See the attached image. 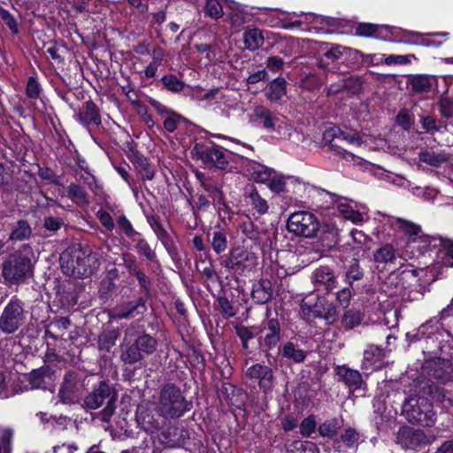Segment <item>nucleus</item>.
Returning a JSON list of instances; mask_svg holds the SVG:
<instances>
[{
  "label": "nucleus",
  "mask_w": 453,
  "mask_h": 453,
  "mask_svg": "<svg viewBox=\"0 0 453 453\" xmlns=\"http://www.w3.org/2000/svg\"><path fill=\"white\" fill-rule=\"evenodd\" d=\"M32 264L29 257L20 252L11 254L2 266V273L11 283L18 284L31 274Z\"/></svg>",
  "instance_id": "8"
},
{
  "label": "nucleus",
  "mask_w": 453,
  "mask_h": 453,
  "mask_svg": "<svg viewBox=\"0 0 453 453\" xmlns=\"http://www.w3.org/2000/svg\"><path fill=\"white\" fill-rule=\"evenodd\" d=\"M31 232V227L27 224V222L24 220H19L17 223V226L12 229L10 234V239L15 241H23L30 236Z\"/></svg>",
  "instance_id": "35"
},
{
  "label": "nucleus",
  "mask_w": 453,
  "mask_h": 453,
  "mask_svg": "<svg viewBox=\"0 0 453 453\" xmlns=\"http://www.w3.org/2000/svg\"><path fill=\"white\" fill-rule=\"evenodd\" d=\"M81 124L85 127L89 125L98 126L101 124V116L96 104L88 100L83 104L77 113Z\"/></svg>",
  "instance_id": "19"
},
{
  "label": "nucleus",
  "mask_w": 453,
  "mask_h": 453,
  "mask_svg": "<svg viewBox=\"0 0 453 453\" xmlns=\"http://www.w3.org/2000/svg\"><path fill=\"white\" fill-rule=\"evenodd\" d=\"M51 370L48 366H42L32 371L28 375V380L32 388H40L45 383V378L50 377Z\"/></svg>",
  "instance_id": "33"
},
{
  "label": "nucleus",
  "mask_w": 453,
  "mask_h": 453,
  "mask_svg": "<svg viewBox=\"0 0 453 453\" xmlns=\"http://www.w3.org/2000/svg\"><path fill=\"white\" fill-rule=\"evenodd\" d=\"M246 376L250 379L258 380V384L264 392L271 390L273 381V370L265 365L255 364L246 371Z\"/></svg>",
  "instance_id": "17"
},
{
  "label": "nucleus",
  "mask_w": 453,
  "mask_h": 453,
  "mask_svg": "<svg viewBox=\"0 0 453 453\" xmlns=\"http://www.w3.org/2000/svg\"><path fill=\"white\" fill-rule=\"evenodd\" d=\"M254 116L259 119L265 128L275 130L279 118L268 108L259 105L254 109Z\"/></svg>",
  "instance_id": "25"
},
{
  "label": "nucleus",
  "mask_w": 453,
  "mask_h": 453,
  "mask_svg": "<svg viewBox=\"0 0 453 453\" xmlns=\"http://www.w3.org/2000/svg\"><path fill=\"white\" fill-rule=\"evenodd\" d=\"M396 250L392 244L387 243L378 248L373 253V260L379 264H388L395 260Z\"/></svg>",
  "instance_id": "32"
},
{
  "label": "nucleus",
  "mask_w": 453,
  "mask_h": 453,
  "mask_svg": "<svg viewBox=\"0 0 453 453\" xmlns=\"http://www.w3.org/2000/svg\"><path fill=\"white\" fill-rule=\"evenodd\" d=\"M396 439L403 448L419 450L432 443L435 436L429 437L420 429L404 427L398 431Z\"/></svg>",
  "instance_id": "10"
},
{
  "label": "nucleus",
  "mask_w": 453,
  "mask_h": 453,
  "mask_svg": "<svg viewBox=\"0 0 453 453\" xmlns=\"http://www.w3.org/2000/svg\"><path fill=\"white\" fill-rule=\"evenodd\" d=\"M117 223L128 237H133L137 234L133 228L131 222L125 216L119 217Z\"/></svg>",
  "instance_id": "63"
},
{
  "label": "nucleus",
  "mask_w": 453,
  "mask_h": 453,
  "mask_svg": "<svg viewBox=\"0 0 453 453\" xmlns=\"http://www.w3.org/2000/svg\"><path fill=\"white\" fill-rule=\"evenodd\" d=\"M272 173H273L272 169L267 168L263 165H259L257 167V169H256L253 172L252 176H253L254 180L257 182L265 183L268 181V183H269L271 179L273 178Z\"/></svg>",
  "instance_id": "47"
},
{
  "label": "nucleus",
  "mask_w": 453,
  "mask_h": 453,
  "mask_svg": "<svg viewBox=\"0 0 453 453\" xmlns=\"http://www.w3.org/2000/svg\"><path fill=\"white\" fill-rule=\"evenodd\" d=\"M434 78L426 74H411L407 77V84L418 94L428 93L433 85Z\"/></svg>",
  "instance_id": "23"
},
{
  "label": "nucleus",
  "mask_w": 453,
  "mask_h": 453,
  "mask_svg": "<svg viewBox=\"0 0 453 453\" xmlns=\"http://www.w3.org/2000/svg\"><path fill=\"white\" fill-rule=\"evenodd\" d=\"M411 391L413 393L403 405V414L410 423L433 426L436 421V413L425 395H429L437 402H443L446 397L444 389L430 379L420 376L413 380Z\"/></svg>",
  "instance_id": "1"
},
{
  "label": "nucleus",
  "mask_w": 453,
  "mask_h": 453,
  "mask_svg": "<svg viewBox=\"0 0 453 453\" xmlns=\"http://www.w3.org/2000/svg\"><path fill=\"white\" fill-rule=\"evenodd\" d=\"M320 238L324 246L327 248L334 247L339 242V229L333 223L320 224Z\"/></svg>",
  "instance_id": "26"
},
{
  "label": "nucleus",
  "mask_w": 453,
  "mask_h": 453,
  "mask_svg": "<svg viewBox=\"0 0 453 453\" xmlns=\"http://www.w3.org/2000/svg\"><path fill=\"white\" fill-rule=\"evenodd\" d=\"M78 376L73 371L67 372L58 391V395L64 403L73 402L74 394L77 388Z\"/></svg>",
  "instance_id": "20"
},
{
  "label": "nucleus",
  "mask_w": 453,
  "mask_h": 453,
  "mask_svg": "<svg viewBox=\"0 0 453 453\" xmlns=\"http://www.w3.org/2000/svg\"><path fill=\"white\" fill-rule=\"evenodd\" d=\"M162 83L168 90L173 92H180L184 88V83L172 74L164 76Z\"/></svg>",
  "instance_id": "42"
},
{
  "label": "nucleus",
  "mask_w": 453,
  "mask_h": 453,
  "mask_svg": "<svg viewBox=\"0 0 453 453\" xmlns=\"http://www.w3.org/2000/svg\"><path fill=\"white\" fill-rule=\"evenodd\" d=\"M387 351L376 345H369L364 351V357L361 365L363 370L374 369L379 367L382 359L386 357Z\"/></svg>",
  "instance_id": "21"
},
{
  "label": "nucleus",
  "mask_w": 453,
  "mask_h": 453,
  "mask_svg": "<svg viewBox=\"0 0 453 453\" xmlns=\"http://www.w3.org/2000/svg\"><path fill=\"white\" fill-rule=\"evenodd\" d=\"M427 374L441 383L453 382V362L449 359L436 357L425 364Z\"/></svg>",
  "instance_id": "12"
},
{
  "label": "nucleus",
  "mask_w": 453,
  "mask_h": 453,
  "mask_svg": "<svg viewBox=\"0 0 453 453\" xmlns=\"http://www.w3.org/2000/svg\"><path fill=\"white\" fill-rule=\"evenodd\" d=\"M2 20L9 27L13 35L19 33V23L17 19L8 12L2 10Z\"/></svg>",
  "instance_id": "53"
},
{
  "label": "nucleus",
  "mask_w": 453,
  "mask_h": 453,
  "mask_svg": "<svg viewBox=\"0 0 453 453\" xmlns=\"http://www.w3.org/2000/svg\"><path fill=\"white\" fill-rule=\"evenodd\" d=\"M358 438V434L351 428L345 430L342 434V440L348 447L355 445L357 442Z\"/></svg>",
  "instance_id": "64"
},
{
  "label": "nucleus",
  "mask_w": 453,
  "mask_h": 453,
  "mask_svg": "<svg viewBox=\"0 0 453 453\" xmlns=\"http://www.w3.org/2000/svg\"><path fill=\"white\" fill-rule=\"evenodd\" d=\"M344 50H345V48L336 45V46L331 48L329 50H327L324 54V58L326 59L329 60L331 63H334L342 58Z\"/></svg>",
  "instance_id": "61"
},
{
  "label": "nucleus",
  "mask_w": 453,
  "mask_h": 453,
  "mask_svg": "<svg viewBox=\"0 0 453 453\" xmlns=\"http://www.w3.org/2000/svg\"><path fill=\"white\" fill-rule=\"evenodd\" d=\"M157 345L155 338L146 333L137 335L135 326H131L125 330L120 359L125 364L134 365L142 360L145 355L152 354Z\"/></svg>",
  "instance_id": "2"
},
{
  "label": "nucleus",
  "mask_w": 453,
  "mask_h": 453,
  "mask_svg": "<svg viewBox=\"0 0 453 453\" xmlns=\"http://www.w3.org/2000/svg\"><path fill=\"white\" fill-rule=\"evenodd\" d=\"M287 229L296 236L313 238L320 229V222L313 213L299 211L290 214L287 220Z\"/></svg>",
  "instance_id": "6"
},
{
  "label": "nucleus",
  "mask_w": 453,
  "mask_h": 453,
  "mask_svg": "<svg viewBox=\"0 0 453 453\" xmlns=\"http://www.w3.org/2000/svg\"><path fill=\"white\" fill-rule=\"evenodd\" d=\"M300 307L305 317L323 319L327 325L335 323L338 318L334 303L322 296H318L315 299L306 297L302 300Z\"/></svg>",
  "instance_id": "7"
},
{
  "label": "nucleus",
  "mask_w": 453,
  "mask_h": 453,
  "mask_svg": "<svg viewBox=\"0 0 453 453\" xmlns=\"http://www.w3.org/2000/svg\"><path fill=\"white\" fill-rule=\"evenodd\" d=\"M67 192L69 196L87 202V193L81 186L72 183L68 186Z\"/></svg>",
  "instance_id": "52"
},
{
  "label": "nucleus",
  "mask_w": 453,
  "mask_h": 453,
  "mask_svg": "<svg viewBox=\"0 0 453 453\" xmlns=\"http://www.w3.org/2000/svg\"><path fill=\"white\" fill-rule=\"evenodd\" d=\"M40 92H41V89H40L39 83L37 82V81L35 78L30 77L27 81V96L30 98H38L40 96Z\"/></svg>",
  "instance_id": "58"
},
{
  "label": "nucleus",
  "mask_w": 453,
  "mask_h": 453,
  "mask_svg": "<svg viewBox=\"0 0 453 453\" xmlns=\"http://www.w3.org/2000/svg\"><path fill=\"white\" fill-rule=\"evenodd\" d=\"M117 397L116 392L105 381H101L85 396L84 404L88 409L96 410L106 403V406L100 412V417L103 422L108 423L115 412Z\"/></svg>",
  "instance_id": "5"
},
{
  "label": "nucleus",
  "mask_w": 453,
  "mask_h": 453,
  "mask_svg": "<svg viewBox=\"0 0 453 453\" xmlns=\"http://www.w3.org/2000/svg\"><path fill=\"white\" fill-rule=\"evenodd\" d=\"M150 225L158 240L166 249H169L172 244V240L162 224L157 219H152Z\"/></svg>",
  "instance_id": "39"
},
{
  "label": "nucleus",
  "mask_w": 453,
  "mask_h": 453,
  "mask_svg": "<svg viewBox=\"0 0 453 453\" xmlns=\"http://www.w3.org/2000/svg\"><path fill=\"white\" fill-rule=\"evenodd\" d=\"M23 320V308L17 300H12L2 313V331L12 333L19 328Z\"/></svg>",
  "instance_id": "13"
},
{
  "label": "nucleus",
  "mask_w": 453,
  "mask_h": 453,
  "mask_svg": "<svg viewBox=\"0 0 453 453\" xmlns=\"http://www.w3.org/2000/svg\"><path fill=\"white\" fill-rule=\"evenodd\" d=\"M266 68L273 73L280 72L284 65V61L281 58L272 56L266 60Z\"/></svg>",
  "instance_id": "60"
},
{
  "label": "nucleus",
  "mask_w": 453,
  "mask_h": 453,
  "mask_svg": "<svg viewBox=\"0 0 453 453\" xmlns=\"http://www.w3.org/2000/svg\"><path fill=\"white\" fill-rule=\"evenodd\" d=\"M281 355L283 357L293 360L295 363H302L307 357L306 351L299 349L291 342H288L283 345Z\"/></svg>",
  "instance_id": "31"
},
{
  "label": "nucleus",
  "mask_w": 453,
  "mask_h": 453,
  "mask_svg": "<svg viewBox=\"0 0 453 453\" xmlns=\"http://www.w3.org/2000/svg\"><path fill=\"white\" fill-rule=\"evenodd\" d=\"M190 403L173 383L164 385L158 393L156 411L164 418H175L189 410Z\"/></svg>",
  "instance_id": "3"
},
{
  "label": "nucleus",
  "mask_w": 453,
  "mask_h": 453,
  "mask_svg": "<svg viewBox=\"0 0 453 453\" xmlns=\"http://www.w3.org/2000/svg\"><path fill=\"white\" fill-rule=\"evenodd\" d=\"M245 195L250 200V203L259 214L267 212L269 206L265 199H264L257 192L253 185L245 188Z\"/></svg>",
  "instance_id": "29"
},
{
  "label": "nucleus",
  "mask_w": 453,
  "mask_h": 453,
  "mask_svg": "<svg viewBox=\"0 0 453 453\" xmlns=\"http://www.w3.org/2000/svg\"><path fill=\"white\" fill-rule=\"evenodd\" d=\"M288 453H319V450L311 441H296L291 443Z\"/></svg>",
  "instance_id": "36"
},
{
  "label": "nucleus",
  "mask_w": 453,
  "mask_h": 453,
  "mask_svg": "<svg viewBox=\"0 0 453 453\" xmlns=\"http://www.w3.org/2000/svg\"><path fill=\"white\" fill-rule=\"evenodd\" d=\"M362 88V81L359 77H349L337 84H333L328 88V94H336L342 89H347L351 93H357Z\"/></svg>",
  "instance_id": "28"
},
{
  "label": "nucleus",
  "mask_w": 453,
  "mask_h": 453,
  "mask_svg": "<svg viewBox=\"0 0 453 453\" xmlns=\"http://www.w3.org/2000/svg\"><path fill=\"white\" fill-rule=\"evenodd\" d=\"M273 295L272 282L267 279H262L253 285L251 296L260 304L266 303Z\"/></svg>",
  "instance_id": "22"
},
{
  "label": "nucleus",
  "mask_w": 453,
  "mask_h": 453,
  "mask_svg": "<svg viewBox=\"0 0 453 453\" xmlns=\"http://www.w3.org/2000/svg\"><path fill=\"white\" fill-rule=\"evenodd\" d=\"M145 311V300L142 297H138L115 306L111 311V316L114 319H129L143 314Z\"/></svg>",
  "instance_id": "15"
},
{
  "label": "nucleus",
  "mask_w": 453,
  "mask_h": 453,
  "mask_svg": "<svg viewBox=\"0 0 453 453\" xmlns=\"http://www.w3.org/2000/svg\"><path fill=\"white\" fill-rule=\"evenodd\" d=\"M378 31V27L370 23H364L358 25L356 34L361 36H372Z\"/></svg>",
  "instance_id": "57"
},
{
  "label": "nucleus",
  "mask_w": 453,
  "mask_h": 453,
  "mask_svg": "<svg viewBox=\"0 0 453 453\" xmlns=\"http://www.w3.org/2000/svg\"><path fill=\"white\" fill-rule=\"evenodd\" d=\"M445 255L443 264L447 266L453 267V241L447 240L443 242Z\"/></svg>",
  "instance_id": "59"
},
{
  "label": "nucleus",
  "mask_w": 453,
  "mask_h": 453,
  "mask_svg": "<svg viewBox=\"0 0 453 453\" xmlns=\"http://www.w3.org/2000/svg\"><path fill=\"white\" fill-rule=\"evenodd\" d=\"M316 428V420L314 416H309L300 424V433L302 435L309 437Z\"/></svg>",
  "instance_id": "50"
},
{
  "label": "nucleus",
  "mask_w": 453,
  "mask_h": 453,
  "mask_svg": "<svg viewBox=\"0 0 453 453\" xmlns=\"http://www.w3.org/2000/svg\"><path fill=\"white\" fill-rule=\"evenodd\" d=\"M311 282L318 291L331 292L337 287V277L329 266H319L311 273Z\"/></svg>",
  "instance_id": "14"
},
{
  "label": "nucleus",
  "mask_w": 453,
  "mask_h": 453,
  "mask_svg": "<svg viewBox=\"0 0 453 453\" xmlns=\"http://www.w3.org/2000/svg\"><path fill=\"white\" fill-rule=\"evenodd\" d=\"M339 381H342L349 388H360L364 384L361 373L355 369L343 365L334 368Z\"/></svg>",
  "instance_id": "18"
},
{
  "label": "nucleus",
  "mask_w": 453,
  "mask_h": 453,
  "mask_svg": "<svg viewBox=\"0 0 453 453\" xmlns=\"http://www.w3.org/2000/svg\"><path fill=\"white\" fill-rule=\"evenodd\" d=\"M362 322V314L357 310L347 311L342 318V326L347 329H352Z\"/></svg>",
  "instance_id": "38"
},
{
  "label": "nucleus",
  "mask_w": 453,
  "mask_h": 453,
  "mask_svg": "<svg viewBox=\"0 0 453 453\" xmlns=\"http://www.w3.org/2000/svg\"><path fill=\"white\" fill-rule=\"evenodd\" d=\"M243 42L245 48L250 51L257 50L264 43V35L258 28H250L244 31Z\"/></svg>",
  "instance_id": "27"
},
{
  "label": "nucleus",
  "mask_w": 453,
  "mask_h": 453,
  "mask_svg": "<svg viewBox=\"0 0 453 453\" xmlns=\"http://www.w3.org/2000/svg\"><path fill=\"white\" fill-rule=\"evenodd\" d=\"M287 92V81L282 77L273 80L265 88V96L271 102L280 100Z\"/></svg>",
  "instance_id": "24"
},
{
  "label": "nucleus",
  "mask_w": 453,
  "mask_h": 453,
  "mask_svg": "<svg viewBox=\"0 0 453 453\" xmlns=\"http://www.w3.org/2000/svg\"><path fill=\"white\" fill-rule=\"evenodd\" d=\"M13 437V432L11 429H5L2 433V453H12L11 442Z\"/></svg>",
  "instance_id": "62"
},
{
  "label": "nucleus",
  "mask_w": 453,
  "mask_h": 453,
  "mask_svg": "<svg viewBox=\"0 0 453 453\" xmlns=\"http://www.w3.org/2000/svg\"><path fill=\"white\" fill-rule=\"evenodd\" d=\"M94 257L90 252L81 248H68L60 256V265L66 275L82 278L91 273V261Z\"/></svg>",
  "instance_id": "4"
},
{
  "label": "nucleus",
  "mask_w": 453,
  "mask_h": 453,
  "mask_svg": "<svg viewBox=\"0 0 453 453\" xmlns=\"http://www.w3.org/2000/svg\"><path fill=\"white\" fill-rule=\"evenodd\" d=\"M116 339L117 336L113 332L102 334L98 340L99 348L109 350L115 344Z\"/></svg>",
  "instance_id": "51"
},
{
  "label": "nucleus",
  "mask_w": 453,
  "mask_h": 453,
  "mask_svg": "<svg viewBox=\"0 0 453 453\" xmlns=\"http://www.w3.org/2000/svg\"><path fill=\"white\" fill-rule=\"evenodd\" d=\"M182 119H184L183 117L176 114L173 111H171L169 114H167L164 120V127L169 133H173L177 129L178 123Z\"/></svg>",
  "instance_id": "49"
},
{
  "label": "nucleus",
  "mask_w": 453,
  "mask_h": 453,
  "mask_svg": "<svg viewBox=\"0 0 453 453\" xmlns=\"http://www.w3.org/2000/svg\"><path fill=\"white\" fill-rule=\"evenodd\" d=\"M342 143H348L349 146L352 147H359L361 145V139L354 134L339 131L338 134L334 133L333 134V139L330 141V148L337 154L346 159L353 158V152L349 151V149L343 146Z\"/></svg>",
  "instance_id": "16"
},
{
  "label": "nucleus",
  "mask_w": 453,
  "mask_h": 453,
  "mask_svg": "<svg viewBox=\"0 0 453 453\" xmlns=\"http://www.w3.org/2000/svg\"><path fill=\"white\" fill-rule=\"evenodd\" d=\"M138 419L141 420V424L144 430L150 433H155L161 430L165 425V418H155L154 415L147 413L143 415L142 413L138 415Z\"/></svg>",
  "instance_id": "30"
},
{
  "label": "nucleus",
  "mask_w": 453,
  "mask_h": 453,
  "mask_svg": "<svg viewBox=\"0 0 453 453\" xmlns=\"http://www.w3.org/2000/svg\"><path fill=\"white\" fill-rule=\"evenodd\" d=\"M64 226V219L60 217L48 216L43 219V226L46 230L55 233Z\"/></svg>",
  "instance_id": "48"
},
{
  "label": "nucleus",
  "mask_w": 453,
  "mask_h": 453,
  "mask_svg": "<svg viewBox=\"0 0 453 453\" xmlns=\"http://www.w3.org/2000/svg\"><path fill=\"white\" fill-rule=\"evenodd\" d=\"M352 296L350 288H344L336 293V300L340 306L347 308Z\"/></svg>",
  "instance_id": "55"
},
{
  "label": "nucleus",
  "mask_w": 453,
  "mask_h": 453,
  "mask_svg": "<svg viewBox=\"0 0 453 453\" xmlns=\"http://www.w3.org/2000/svg\"><path fill=\"white\" fill-rule=\"evenodd\" d=\"M288 178L284 176H273L270 182L267 184L270 190H272L274 193L280 194L282 192H285L286 186H287V180Z\"/></svg>",
  "instance_id": "46"
},
{
  "label": "nucleus",
  "mask_w": 453,
  "mask_h": 453,
  "mask_svg": "<svg viewBox=\"0 0 453 453\" xmlns=\"http://www.w3.org/2000/svg\"><path fill=\"white\" fill-rule=\"evenodd\" d=\"M213 250L217 254H220L226 250L227 241L226 236L221 231H215L212 233V238L211 241Z\"/></svg>",
  "instance_id": "41"
},
{
  "label": "nucleus",
  "mask_w": 453,
  "mask_h": 453,
  "mask_svg": "<svg viewBox=\"0 0 453 453\" xmlns=\"http://www.w3.org/2000/svg\"><path fill=\"white\" fill-rule=\"evenodd\" d=\"M235 332L238 337L242 342L250 341L256 337L257 334L262 333V330L258 326H237L235 327Z\"/></svg>",
  "instance_id": "40"
},
{
  "label": "nucleus",
  "mask_w": 453,
  "mask_h": 453,
  "mask_svg": "<svg viewBox=\"0 0 453 453\" xmlns=\"http://www.w3.org/2000/svg\"><path fill=\"white\" fill-rule=\"evenodd\" d=\"M192 153L205 165H212L219 169H226L228 165L226 154L223 149L196 143L192 150Z\"/></svg>",
  "instance_id": "11"
},
{
  "label": "nucleus",
  "mask_w": 453,
  "mask_h": 453,
  "mask_svg": "<svg viewBox=\"0 0 453 453\" xmlns=\"http://www.w3.org/2000/svg\"><path fill=\"white\" fill-rule=\"evenodd\" d=\"M339 425L337 420L332 419L322 423L319 426V433L322 436L333 437L337 434Z\"/></svg>",
  "instance_id": "44"
},
{
  "label": "nucleus",
  "mask_w": 453,
  "mask_h": 453,
  "mask_svg": "<svg viewBox=\"0 0 453 453\" xmlns=\"http://www.w3.org/2000/svg\"><path fill=\"white\" fill-rule=\"evenodd\" d=\"M262 330L261 334H264L259 340V345L261 350L265 353L269 365L272 364L273 356L269 352L277 347L281 339V328L278 319L273 318L263 322L262 326H259Z\"/></svg>",
  "instance_id": "9"
},
{
  "label": "nucleus",
  "mask_w": 453,
  "mask_h": 453,
  "mask_svg": "<svg viewBox=\"0 0 453 453\" xmlns=\"http://www.w3.org/2000/svg\"><path fill=\"white\" fill-rule=\"evenodd\" d=\"M205 13L213 19H219L223 15V7L219 0H207Z\"/></svg>",
  "instance_id": "45"
},
{
  "label": "nucleus",
  "mask_w": 453,
  "mask_h": 453,
  "mask_svg": "<svg viewBox=\"0 0 453 453\" xmlns=\"http://www.w3.org/2000/svg\"><path fill=\"white\" fill-rule=\"evenodd\" d=\"M395 225L402 232L409 235L413 242L421 233V227L418 225L402 218L395 219Z\"/></svg>",
  "instance_id": "34"
},
{
  "label": "nucleus",
  "mask_w": 453,
  "mask_h": 453,
  "mask_svg": "<svg viewBox=\"0 0 453 453\" xmlns=\"http://www.w3.org/2000/svg\"><path fill=\"white\" fill-rule=\"evenodd\" d=\"M135 247L138 252L145 256L148 259L154 260V258L156 257L155 252L152 250V249L145 240H139Z\"/></svg>",
  "instance_id": "54"
},
{
  "label": "nucleus",
  "mask_w": 453,
  "mask_h": 453,
  "mask_svg": "<svg viewBox=\"0 0 453 453\" xmlns=\"http://www.w3.org/2000/svg\"><path fill=\"white\" fill-rule=\"evenodd\" d=\"M346 277L351 281L359 280L364 276V272L360 267L359 262L357 259L354 258L351 261L349 268L345 273Z\"/></svg>",
  "instance_id": "43"
},
{
  "label": "nucleus",
  "mask_w": 453,
  "mask_h": 453,
  "mask_svg": "<svg viewBox=\"0 0 453 453\" xmlns=\"http://www.w3.org/2000/svg\"><path fill=\"white\" fill-rule=\"evenodd\" d=\"M418 158L420 161L432 166H438L446 161L445 156L430 150H424L419 152Z\"/></svg>",
  "instance_id": "37"
},
{
  "label": "nucleus",
  "mask_w": 453,
  "mask_h": 453,
  "mask_svg": "<svg viewBox=\"0 0 453 453\" xmlns=\"http://www.w3.org/2000/svg\"><path fill=\"white\" fill-rule=\"evenodd\" d=\"M53 453H80L79 447L73 441L64 442L53 448Z\"/></svg>",
  "instance_id": "56"
}]
</instances>
